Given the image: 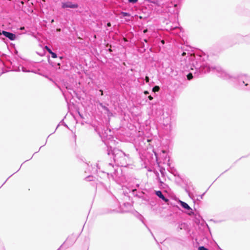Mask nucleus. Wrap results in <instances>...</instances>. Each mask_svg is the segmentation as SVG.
Returning <instances> with one entry per match:
<instances>
[{
	"label": "nucleus",
	"instance_id": "nucleus-1",
	"mask_svg": "<svg viewBox=\"0 0 250 250\" xmlns=\"http://www.w3.org/2000/svg\"><path fill=\"white\" fill-rule=\"evenodd\" d=\"M207 57L201 56H195L192 54H188L187 57L189 64L187 65V68L189 71L187 75V78L190 80L193 77H198L200 74H205L207 72H212L216 73L219 77L227 80L233 81L235 78L228 74L219 66H211L205 60Z\"/></svg>",
	"mask_w": 250,
	"mask_h": 250
},
{
	"label": "nucleus",
	"instance_id": "nucleus-2",
	"mask_svg": "<svg viewBox=\"0 0 250 250\" xmlns=\"http://www.w3.org/2000/svg\"><path fill=\"white\" fill-rule=\"evenodd\" d=\"M237 87L244 91H250V76L240 74L236 79Z\"/></svg>",
	"mask_w": 250,
	"mask_h": 250
},
{
	"label": "nucleus",
	"instance_id": "nucleus-3",
	"mask_svg": "<svg viewBox=\"0 0 250 250\" xmlns=\"http://www.w3.org/2000/svg\"><path fill=\"white\" fill-rule=\"evenodd\" d=\"M115 150L113 151L114 160L115 162L121 167H126L129 157L126 155L122 151L117 150L115 154Z\"/></svg>",
	"mask_w": 250,
	"mask_h": 250
},
{
	"label": "nucleus",
	"instance_id": "nucleus-4",
	"mask_svg": "<svg viewBox=\"0 0 250 250\" xmlns=\"http://www.w3.org/2000/svg\"><path fill=\"white\" fill-rule=\"evenodd\" d=\"M155 155L157 160L160 161V163L165 164L169 161V158L167 156V152L166 150H161L159 153L155 152Z\"/></svg>",
	"mask_w": 250,
	"mask_h": 250
},
{
	"label": "nucleus",
	"instance_id": "nucleus-5",
	"mask_svg": "<svg viewBox=\"0 0 250 250\" xmlns=\"http://www.w3.org/2000/svg\"><path fill=\"white\" fill-rule=\"evenodd\" d=\"M62 8H77L78 7V5L77 3H73L71 1H67L65 2H62Z\"/></svg>",
	"mask_w": 250,
	"mask_h": 250
},
{
	"label": "nucleus",
	"instance_id": "nucleus-6",
	"mask_svg": "<svg viewBox=\"0 0 250 250\" xmlns=\"http://www.w3.org/2000/svg\"><path fill=\"white\" fill-rule=\"evenodd\" d=\"M179 203L181 207L187 210V213L188 215H191L193 214V212L192 211V208L188 205V204L182 201H180Z\"/></svg>",
	"mask_w": 250,
	"mask_h": 250
},
{
	"label": "nucleus",
	"instance_id": "nucleus-7",
	"mask_svg": "<svg viewBox=\"0 0 250 250\" xmlns=\"http://www.w3.org/2000/svg\"><path fill=\"white\" fill-rule=\"evenodd\" d=\"M0 35H4L11 41H14L16 38V36L14 34L5 31H2L1 33L0 32Z\"/></svg>",
	"mask_w": 250,
	"mask_h": 250
},
{
	"label": "nucleus",
	"instance_id": "nucleus-8",
	"mask_svg": "<svg viewBox=\"0 0 250 250\" xmlns=\"http://www.w3.org/2000/svg\"><path fill=\"white\" fill-rule=\"evenodd\" d=\"M155 194L157 196L162 199L165 202H167L168 201V200L164 196L161 191H156Z\"/></svg>",
	"mask_w": 250,
	"mask_h": 250
},
{
	"label": "nucleus",
	"instance_id": "nucleus-9",
	"mask_svg": "<svg viewBox=\"0 0 250 250\" xmlns=\"http://www.w3.org/2000/svg\"><path fill=\"white\" fill-rule=\"evenodd\" d=\"M99 105H100V106L104 110H105L106 111H107V112H109V109L106 107L105 106V105H103V104L101 103H99Z\"/></svg>",
	"mask_w": 250,
	"mask_h": 250
},
{
	"label": "nucleus",
	"instance_id": "nucleus-10",
	"mask_svg": "<svg viewBox=\"0 0 250 250\" xmlns=\"http://www.w3.org/2000/svg\"><path fill=\"white\" fill-rule=\"evenodd\" d=\"M121 15H122V16L124 17L130 16V14L129 13H126V12H122L121 13Z\"/></svg>",
	"mask_w": 250,
	"mask_h": 250
},
{
	"label": "nucleus",
	"instance_id": "nucleus-11",
	"mask_svg": "<svg viewBox=\"0 0 250 250\" xmlns=\"http://www.w3.org/2000/svg\"><path fill=\"white\" fill-rule=\"evenodd\" d=\"M159 90H160V88H159V87L158 86H157V85L155 86L153 88V89H152V91H153V92H157V91H158Z\"/></svg>",
	"mask_w": 250,
	"mask_h": 250
},
{
	"label": "nucleus",
	"instance_id": "nucleus-12",
	"mask_svg": "<svg viewBox=\"0 0 250 250\" xmlns=\"http://www.w3.org/2000/svg\"><path fill=\"white\" fill-rule=\"evenodd\" d=\"M198 250H208L204 246H200V247H199Z\"/></svg>",
	"mask_w": 250,
	"mask_h": 250
},
{
	"label": "nucleus",
	"instance_id": "nucleus-13",
	"mask_svg": "<svg viewBox=\"0 0 250 250\" xmlns=\"http://www.w3.org/2000/svg\"><path fill=\"white\" fill-rule=\"evenodd\" d=\"M50 54L51 55V57L53 58H56L57 57V54L56 53L53 52L52 51L51 52H50Z\"/></svg>",
	"mask_w": 250,
	"mask_h": 250
},
{
	"label": "nucleus",
	"instance_id": "nucleus-14",
	"mask_svg": "<svg viewBox=\"0 0 250 250\" xmlns=\"http://www.w3.org/2000/svg\"><path fill=\"white\" fill-rule=\"evenodd\" d=\"M38 55H39L41 56H43L44 55V51L43 50L42 52H37Z\"/></svg>",
	"mask_w": 250,
	"mask_h": 250
},
{
	"label": "nucleus",
	"instance_id": "nucleus-15",
	"mask_svg": "<svg viewBox=\"0 0 250 250\" xmlns=\"http://www.w3.org/2000/svg\"><path fill=\"white\" fill-rule=\"evenodd\" d=\"M21 70L23 72H29V70H26L24 67L23 66H21Z\"/></svg>",
	"mask_w": 250,
	"mask_h": 250
},
{
	"label": "nucleus",
	"instance_id": "nucleus-16",
	"mask_svg": "<svg viewBox=\"0 0 250 250\" xmlns=\"http://www.w3.org/2000/svg\"><path fill=\"white\" fill-rule=\"evenodd\" d=\"M187 192H188V194L189 196L190 197V198H191V199H193L194 196H193V194L190 193V192H188L187 190Z\"/></svg>",
	"mask_w": 250,
	"mask_h": 250
},
{
	"label": "nucleus",
	"instance_id": "nucleus-17",
	"mask_svg": "<svg viewBox=\"0 0 250 250\" xmlns=\"http://www.w3.org/2000/svg\"><path fill=\"white\" fill-rule=\"evenodd\" d=\"M138 0H128V1L131 3H135L138 1Z\"/></svg>",
	"mask_w": 250,
	"mask_h": 250
},
{
	"label": "nucleus",
	"instance_id": "nucleus-18",
	"mask_svg": "<svg viewBox=\"0 0 250 250\" xmlns=\"http://www.w3.org/2000/svg\"><path fill=\"white\" fill-rule=\"evenodd\" d=\"M44 48L47 50V51L50 53V52H52V50L47 46H45L44 47Z\"/></svg>",
	"mask_w": 250,
	"mask_h": 250
},
{
	"label": "nucleus",
	"instance_id": "nucleus-19",
	"mask_svg": "<svg viewBox=\"0 0 250 250\" xmlns=\"http://www.w3.org/2000/svg\"><path fill=\"white\" fill-rule=\"evenodd\" d=\"M149 80V79L148 77L146 76V78H145V81H146V83H148Z\"/></svg>",
	"mask_w": 250,
	"mask_h": 250
},
{
	"label": "nucleus",
	"instance_id": "nucleus-20",
	"mask_svg": "<svg viewBox=\"0 0 250 250\" xmlns=\"http://www.w3.org/2000/svg\"><path fill=\"white\" fill-rule=\"evenodd\" d=\"M148 98L149 100H152L153 99V97L151 96H150V95L149 96Z\"/></svg>",
	"mask_w": 250,
	"mask_h": 250
},
{
	"label": "nucleus",
	"instance_id": "nucleus-21",
	"mask_svg": "<svg viewBox=\"0 0 250 250\" xmlns=\"http://www.w3.org/2000/svg\"><path fill=\"white\" fill-rule=\"evenodd\" d=\"M144 93L145 95H147L149 94V92L147 91H145Z\"/></svg>",
	"mask_w": 250,
	"mask_h": 250
},
{
	"label": "nucleus",
	"instance_id": "nucleus-22",
	"mask_svg": "<svg viewBox=\"0 0 250 250\" xmlns=\"http://www.w3.org/2000/svg\"><path fill=\"white\" fill-rule=\"evenodd\" d=\"M185 224L184 223V224H181L180 225V229H182V226H185Z\"/></svg>",
	"mask_w": 250,
	"mask_h": 250
},
{
	"label": "nucleus",
	"instance_id": "nucleus-23",
	"mask_svg": "<svg viewBox=\"0 0 250 250\" xmlns=\"http://www.w3.org/2000/svg\"><path fill=\"white\" fill-rule=\"evenodd\" d=\"M107 26H108V27L111 26V23L110 22H108L107 23Z\"/></svg>",
	"mask_w": 250,
	"mask_h": 250
},
{
	"label": "nucleus",
	"instance_id": "nucleus-24",
	"mask_svg": "<svg viewBox=\"0 0 250 250\" xmlns=\"http://www.w3.org/2000/svg\"><path fill=\"white\" fill-rule=\"evenodd\" d=\"M147 32V29H145L144 30V33H146Z\"/></svg>",
	"mask_w": 250,
	"mask_h": 250
},
{
	"label": "nucleus",
	"instance_id": "nucleus-25",
	"mask_svg": "<svg viewBox=\"0 0 250 250\" xmlns=\"http://www.w3.org/2000/svg\"><path fill=\"white\" fill-rule=\"evenodd\" d=\"M100 91L101 92V95H103V90H100Z\"/></svg>",
	"mask_w": 250,
	"mask_h": 250
},
{
	"label": "nucleus",
	"instance_id": "nucleus-26",
	"mask_svg": "<svg viewBox=\"0 0 250 250\" xmlns=\"http://www.w3.org/2000/svg\"><path fill=\"white\" fill-rule=\"evenodd\" d=\"M186 53L185 52H183L182 54V55L185 56V55H186Z\"/></svg>",
	"mask_w": 250,
	"mask_h": 250
},
{
	"label": "nucleus",
	"instance_id": "nucleus-27",
	"mask_svg": "<svg viewBox=\"0 0 250 250\" xmlns=\"http://www.w3.org/2000/svg\"><path fill=\"white\" fill-rule=\"evenodd\" d=\"M161 42L162 43V44H164L165 42H164V40H162V41H161Z\"/></svg>",
	"mask_w": 250,
	"mask_h": 250
},
{
	"label": "nucleus",
	"instance_id": "nucleus-28",
	"mask_svg": "<svg viewBox=\"0 0 250 250\" xmlns=\"http://www.w3.org/2000/svg\"><path fill=\"white\" fill-rule=\"evenodd\" d=\"M144 42H147V40L146 39H145L144 40Z\"/></svg>",
	"mask_w": 250,
	"mask_h": 250
},
{
	"label": "nucleus",
	"instance_id": "nucleus-29",
	"mask_svg": "<svg viewBox=\"0 0 250 250\" xmlns=\"http://www.w3.org/2000/svg\"><path fill=\"white\" fill-rule=\"evenodd\" d=\"M69 240V238H68L66 240V242H68Z\"/></svg>",
	"mask_w": 250,
	"mask_h": 250
},
{
	"label": "nucleus",
	"instance_id": "nucleus-30",
	"mask_svg": "<svg viewBox=\"0 0 250 250\" xmlns=\"http://www.w3.org/2000/svg\"><path fill=\"white\" fill-rule=\"evenodd\" d=\"M62 247V246H61V247L58 249V250H60V249H61V248Z\"/></svg>",
	"mask_w": 250,
	"mask_h": 250
},
{
	"label": "nucleus",
	"instance_id": "nucleus-31",
	"mask_svg": "<svg viewBox=\"0 0 250 250\" xmlns=\"http://www.w3.org/2000/svg\"><path fill=\"white\" fill-rule=\"evenodd\" d=\"M20 70H21V69H20V67H19V71H20Z\"/></svg>",
	"mask_w": 250,
	"mask_h": 250
}]
</instances>
